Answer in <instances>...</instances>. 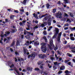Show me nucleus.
Returning a JSON list of instances; mask_svg holds the SVG:
<instances>
[{
	"instance_id": "1",
	"label": "nucleus",
	"mask_w": 75,
	"mask_h": 75,
	"mask_svg": "<svg viewBox=\"0 0 75 75\" xmlns=\"http://www.w3.org/2000/svg\"><path fill=\"white\" fill-rule=\"evenodd\" d=\"M59 30L58 28H55V30H54V34L52 38H56V37H57V35L59 34Z\"/></svg>"
},
{
	"instance_id": "2",
	"label": "nucleus",
	"mask_w": 75,
	"mask_h": 75,
	"mask_svg": "<svg viewBox=\"0 0 75 75\" xmlns=\"http://www.w3.org/2000/svg\"><path fill=\"white\" fill-rule=\"evenodd\" d=\"M48 46L49 49L51 50H53V48L51 47H54V44H53V41L51 40L50 42V45H48Z\"/></svg>"
},
{
	"instance_id": "3",
	"label": "nucleus",
	"mask_w": 75,
	"mask_h": 75,
	"mask_svg": "<svg viewBox=\"0 0 75 75\" xmlns=\"http://www.w3.org/2000/svg\"><path fill=\"white\" fill-rule=\"evenodd\" d=\"M30 57H33L34 58H35V53L34 52H33L32 53L30 54V55H29L28 57V58H30Z\"/></svg>"
},
{
	"instance_id": "4",
	"label": "nucleus",
	"mask_w": 75,
	"mask_h": 75,
	"mask_svg": "<svg viewBox=\"0 0 75 75\" xmlns=\"http://www.w3.org/2000/svg\"><path fill=\"white\" fill-rule=\"evenodd\" d=\"M58 36L57 37V41L58 42H60V40L61 37L62 36V32H60L59 34H58Z\"/></svg>"
},
{
	"instance_id": "5",
	"label": "nucleus",
	"mask_w": 75,
	"mask_h": 75,
	"mask_svg": "<svg viewBox=\"0 0 75 75\" xmlns=\"http://www.w3.org/2000/svg\"><path fill=\"white\" fill-rule=\"evenodd\" d=\"M38 56L40 58L43 59L45 56V54H43L42 55V54H39L38 55Z\"/></svg>"
},
{
	"instance_id": "6",
	"label": "nucleus",
	"mask_w": 75,
	"mask_h": 75,
	"mask_svg": "<svg viewBox=\"0 0 75 75\" xmlns=\"http://www.w3.org/2000/svg\"><path fill=\"white\" fill-rule=\"evenodd\" d=\"M62 14L61 13H59L57 15H56V16L57 18H59L60 19H62Z\"/></svg>"
},
{
	"instance_id": "7",
	"label": "nucleus",
	"mask_w": 75,
	"mask_h": 75,
	"mask_svg": "<svg viewBox=\"0 0 75 75\" xmlns=\"http://www.w3.org/2000/svg\"><path fill=\"white\" fill-rule=\"evenodd\" d=\"M51 18H49L47 21V23L49 26H51Z\"/></svg>"
},
{
	"instance_id": "8",
	"label": "nucleus",
	"mask_w": 75,
	"mask_h": 75,
	"mask_svg": "<svg viewBox=\"0 0 75 75\" xmlns=\"http://www.w3.org/2000/svg\"><path fill=\"white\" fill-rule=\"evenodd\" d=\"M71 46L70 45H68V47H69L70 49L75 50V46Z\"/></svg>"
},
{
	"instance_id": "9",
	"label": "nucleus",
	"mask_w": 75,
	"mask_h": 75,
	"mask_svg": "<svg viewBox=\"0 0 75 75\" xmlns=\"http://www.w3.org/2000/svg\"><path fill=\"white\" fill-rule=\"evenodd\" d=\"M64 73L66 74L65 75H70L69 74L70 73V72L69 70H66L65 71Z\"/></svg>"
},
{
	"instance_id": "10",
	"label": "nucleus",
	"mask_w": 75,
	"mask_h": 75,
	"mask_svg": "<svg viewBox=\"0 0 75 75\" xmlns=\"http://www.w3.org/2000/svg\"><path fill=\"white\" fill-rule=\"evenodd\" d=\"M47 50V48H44V49L42 50V51L43 53H45L46 52Z\"/></svg>"
},
{
	"instance_id": "11",
	"label": "nucleus",
	"mask_w": 75,
	"mask_h": 75,
	"mask_svg": "<svg viewBox=\"0 0 75 75\" xmlns=\"http://www.w3.org/2000/svg\"><path fill=\"white\" fill-rule=\"evenodd\" d=\"M26 50H27V49H25L24 47H23V52L24 54H26V52H27Z\"/></svg>"
},
{
	"instance_id": "12",
	"label": "nucleus",
	"mask_w": 75,
	"mask_h": 75,
	"mask_svg": "<svg viewBox=\"0 0 75 75\" xmlns=\"http://www.w3.org/2000/svg\"><path fill=\"white\" fill-rule=\"evenodd\" d=\"M65 68V66L64 65H62L61 67L60 68V70H63Z\"/></svg>"
},
{
	"instance_id": "13",
	"label": "nucleus",
	"mask_w": 75,
	"mask_h": 75,
	"mask_svg": "<svg viewBox=\"0 0 75 75\" xmlns=\"http://www.w3.org/2000/svg\"><path fill=\"white\" fill-rule=\"evenodd\" d=\"M15 45V41L13 40V42H12L11 46V47H13L14 45Z\"/></svg>"
},
{
	"instance_id": "14",
	"label": "nucleus",
	"mask_w": 75,
	"mask_h": 75,
	"mask_svg": "<svg viewBox=\"0 0 75 75\" xmlns=\"http://www.w3.org/2000/svg\"><path fill=\"white\" fill-rule=\"evenodd\" d=\"M14 70L15 71H16V72H17L18 74H19V72L18 71L16 67H14Z\"/></svg>"
},
{
	"instance_id": "15",
	"label": "nucleus",
	"mask_w": 75,
	"mask_h": 75,
	"mask_svg": "<svg viewBox=\"0 0 75 75\" xmlns=\"http://www.w3.org/2000/svg\"><path fill=\"white\" fill-rule=\"evenodd\" d=\"M20 42H19L18 40L16 42V47H17L18 46H20Z\"/></svg>"
},
{
	"instance_id": "16",
	"label": "nucleus",
	"mask_w": 75,
	"mask_h": 75,
	"mask_svg": "<svg viewBox=\"0 0 75 75\" xmlns=\"http://www.w3.org/2000/svg\"><path fill=\"white\" fill-rule=\"evenodd\" d=\"M29 32H28L25 29L24 30V35H26L27 34H27H28V33Z\"/></svg>"
},
{
	"instance_id": "17",
	"label": "nucleus",
	"mask_w": 75,
	"mask_h": 75,
	"mask_svg": "<svg viewBox=\"0 0 75 75\" xmlns=\"http://www.w3.org/2000/svg\"><path fill=\"white\" fill-rule=\"evenodd\" d=\"M45 15H42L41 16V15H40L39 16V18L40 19H41L43 17H45Z\"/></svg>"
},
{
	"instance_id": "18",
	"label": "nucleus",
	"mask_w": 75,
	"mask_h": 75,
	"mask_svg": "<svg viewBox=\"0 0 75 75\" xmlns=\"http://www.w3.org/2000/svg\"><path fill=\"white\" fill-rule=\"evenodd\" d=\"M57 52L58 53V54L60 56H62V52H60V51H57Z\"/></svg>"
},
{
	"instance_id": "19",
	"label": "nucleus",
	"mask_w": 75,
	"mask_h": 75,
	"mask_svg": "<svg viewBox=\"0 0 75 75\" xmlns=\"http://www.w3.org/2000/svg\"><path fill=\"white\" fill-rule=\"evenodd\" d=\"M27 0H24L23 2H22V3L23 4H25L27 2Z\"/></svg>"
},
{
	"instance_id": "20",
	"label": "nucleus",
	"mask_w": 75,
	"mask_h": 75,
	"mask_svg": "<svg viewBox=\"0 0 75 75\" xmlns=\"http://www.w3.org/2000/svg\"><path fill=\"white\" fill-rule=\"evenodd\" d=\"M39 44H40V43L39 42L37 43V42H35L34 43V45H38Z\"/></svg>"
},
{
	"instance_id": "21",
	"label": "nucleus",
	"mask_w": 75,
	"mask_h": 75,
	"mask_svg": "<svg viewBox=\"0 0 75 75\" xmlns=\"http://www.w3.org/2000/svg\"><path fill=\"white\" fill-rule=\"evenodd\" d=\"M43 38L44 39H45V42H47V39L45 36H43Z\"/></svg>"
},
{
	"instance_id": "22",
	"label": "nucleus",
	"mask_w": 75,
	"mask_h": 75,
	"mask_svg": "<svg viewBox=\"0 0 75 75\" xmlns=\"http://www.w3.org/2000/svg\"><path fill=\"white\" fill-rule=\"evenodd\" d=\"M30 71H32V68H31L30 69V67H28L27 68V69L28 71H30Z\"/></svg>"
},
{
	"instance_id": "23",
	"label": "nucleus",
	"mask_w": 75,
	"mask_h": 75,
	"mask_svg": "<svg viewBox=\"0 0 75 75\" xmlns=\"http://www.w3.org/2000/svg\"><path fill=\"white\" fill-rule=\"evenodd\" d=\"M29 43H30V42L29 41H27L26 42V43H25V45H26L27 46H28L29 45V44L28 45L27 44V43L28 44H29Z\"/></svg>"
},
{
	"instance_id": "24",
	"label": "nucleus",
	"mask_w": 75,
	"mask_h": 75,
	"mask_svg": "<svg viewBox=\"0 0 75 75\" xmlns=\"http://www.w3.org/2000/svg\"><path fill=\"white\" fill-rule=\"evenodd\" d=\"M15 16V15H12L10 16V19H13L14 18V17Z\"/></svg>"
},
{
	"instance_id": "25",
	"label": "nucleus",
	"mask_w": 75,
	"mask_h": 75,
	"mask_svg": "<svg viewBox=\"0 0 75 75\" xmlns=\"http://www.w3.org/2000/svg\"><path fill=\"white\" fill-rule=\"evenodd\" d=\"M28 36H29L30 35L33 36V33H30V32H28Z\"/></svg>"
},
{
	"instance_id": "26",
	"label": "nucleus",
	"mask_w": 75,
	"mask_h": 75,
	"mask_svg": "<svg viewBox=\"0 0 75 75\" xmlns=\"http://www.w3.org/2000/svg\"><path fill=\"white\" fill-rule=\"evenodd\" d=\"M8 65L10 66V65H11L12 64V63L11 62V61H9L8 62Z\"/></svg>"
},
{
	"instance_id": "27",
	"label": "nucleus",
	"mask_w": 75,
	"mask_h": 75,
	"mask_svg": "<svg viewBox=\"0 0 75 75\" xmlns=\"http://www.w3.org/2000/svg\"><path fill=\"white\" fill-rule=\"evenodd\" d=\"M69 16L71 17H74V14H73L72 13H69Z\"/></svg>"
},
{
	"instance_id": "28",
	"label": "nucleus",
	"mask_w": 75,
	"mask_h": 75,
	"mask_svg": "<svg viewBox=\"0 0 75 75\" xmlns=\"http://www.w3.org/2000/svg\"><path fill=\"white\" fill-rule=\"evenodd\" d=\"M70 39L72 40H75V38L74 37H70Z\"/></svg>"
},
{
	"instance_id": "29",
	"label": "nucleus",
	"mask_w": 75,
	"mask_h": 75,
	"mask_svg": "<svg viewBox=\"0 0 75 75\" xmlns=\"http://www.w3.org/2000/svg\"><path fill=\"white\" fill-rule=\"evenodd\" d=\"M15 30H16V29H12L11 30L12 31V32H11V33H14L15 32Z\"/></svg>"
},
{
	"instance_id": "30",
	"label": "nucleus",
	"mask_w": 75,
	"mask_h": 75,
	"mask_svg": "<svg viewBox=\"0 0 75 75\" xmlns=\"http://www.w3.org/2000/svg\"><path fill=\"white\" fill-rule=\"evenodd\" d=\"M35 71H40V69L37 67L35 69Z\"/></svg>"
},
{
	"instance_id": "31",
	"label": "nucleus",
	"mask_w": 75,
	"mask_h": 75,
	"mask_svg": "<svg viewBox=\"0 0 75 75\" xmlns=\"http://www.w3.org/2000/svg\"><path fill=\"white\" fill-rule=\"evenodd\" d=\"M67 54L69 57H72V55L71 54H70L69 53H67Z\"/></svg>"
},
{
	"instance_id": "32",
	"label": "nucleus",
	"mask_w": 75,
	"mask_h": 75,
	"mask_svg": "<svg viewBox=\"0 0 75 75\" xmlns=\"http://www.w3.org/2000/svg\"><path fill=\"white\" fill-rule=\"evenodd\" d=\"M46 43H42L41 44V45L42 46H45V45H46Z\"/></svg>"
},
{
	"instance_id": "33",
	"label": "nucleus",
	"mask_w": 75,
	"mask_h": 75,
	"mask_svg": "<svg viewBox=\"0 0 75 75\" xmlns=\"http://www.w3.org/2000/svg\"><path fill=\"white\" fill-rule=\"evenodd\" d=\"M54 50H56L58 48L57 47V46L56 45V47H55V46H54Z\"/></svg>"
},
{
	"instance_id": "34",
	"label": "nucleus",
	"mask_w": 75,
	"mask_h": 75,
	"mask_svg": "<svg viewBox=\"0 0 75 75\" xmlns=\"http://www.w3.org/2000/svg\"><path fill=\"white\" fill-rule=\"evenodd\" d=\"M19 24L20 25V26H23V25H24V24H23V23H22V22H20L19 23Z\"/></svg>"
},
{
	"instance_id": "35",
	"label": "nucleus",
	"mask_w": 75,
	"mask_h": 75,
	"mask_svg": "<svg viewBox=\"0 0 75 75\" xmlns=\"http://www.w3.org/2000/svg\"><path fill=\"white\" fill-rule=\"evenodd\" d=\"M58 8L59 10H64V8L62 7L60 8L59 7Z\"/></svg>"
},
{
	"instance_id": "36",
	"label": "nucleus",
	"mask_w": 75,
	"mask_h": 75,
	"mask_svg": "<svg viewBox=\"0 0 75 75\" xmlns=\"http://www.w3.org/2000/svg\"><path fill=\"white\" fill-rule=\"evenodd\" d=\"M69 61V60H64V62L65 63H67Z\"/></svg>"
},
{
	"instance_id": "37",
	"label": "nucleus",
	"mask_w": 75,
	"mask_h": 75,
	"mask_svg": "<svg viewBox=\"0 0 75 75\" xmlns=\"http://www.w3.org/2000/svg\"><path fill=\"white\" fill-rule=\"evenodd\" d=\"M64 2L65 3H68L69 2L68 0H64Z\"/></svg>"
},
{
	"instance_id": "38",
	"label": "nucleus",
	"mask_w": 75,
	"mask_h": 75,
	"mask_svg": "<svg viewBox=\"0 0 75 75\" xmlns=\"http://www.w3.org/2000/svg\"><path fill=\"white\" fill-rule=\"evenodd\" d=\"M14 13H18L19 11L18 10H14Z\"/></svg>"
},
{
	"instance_id": "39",
	"label": "nucleus",
	"mask_w": 75,
	"mask_h": 75,
	"mask_svg": "<svg viewBox=\"0 0 75 75\" xmlns=\"http://www.w3.org/2000/svg\"><path fill=\"white\" fill-rule=\"evenodd\" d=\"M45 26V25L44 24V23H42V24H41V27L42 28L44 27Z\"/></svg>"
},
{
	"instance_id": "40",
	"label": "nucleus",
	"mask_w": 75,
	"mask_h": 75,
	"mask_svg": "<svg viewBox=\"0 0 75 75\" xmlns=\"http://www.w3.org/2000/svg\"><path fill=\"white\" fill-rule=\"evenodd\" d=\"M50 4H47L46 5V6H47V8H49V7H50Z\"/></svg>"
},
{
	"instance_id": "41",
	"label": "nucleus",
	"mask_w": 75,
	"mask_h": 75,
	"mask_svg": "<svg viewBox=\"0 0 75 75\" xmlns=\"http://www.w3.org/2000/svg\"><path fill=\"white\" fill-rule=\"evenodd\" d=\"M62 71L61 70H60L58 72V74H62Z\"/></svg>"
},
{
	"instance_id": "42",
	"label": "nucleus",
	"mask_w": 75,
	"mask_h": 75,
	"mask_svg": "<svg viewBox=\"0 0 75 75\" xmlns=\"http://www.w3.org/2000/svg\"><path fill=\"white\" fill-rule=\"evenodd\" d=\"M42 63V62L41 61H39L38 62V65H40Z\"/></svg>"
},
{
	"instance_id": "43",
	"label": "nucleus",
	"mask_w": 75,
	"mask_h": 75,
	"mask_svg": "<svg viewBox=\"0 0 75 75\" xmlns=\"http://www.w3.org/2000/svg\"><path fill=\"white\" fill-rule=\"evenodd\" d=\"M14 64H12V65H11V66H10V67L11 68H12L13 67H14Z\"/></svg>"
},
{
	"instance_id": "44",
	"label": "nucleus",
	"mask_w": 75,
	"mask_h": 75,
	"mask_svg": "<svg viewBox=\"0 0 75 75\" xmlns=\"http://www.w3.org/2000/svg\"><path fill=\"white\" fill-rule=\"evenodd\" d=\"M8 21V20L7 19V18H5V22H8V21Z\"/></svg>"
},
{
	"instance_id": "45",
	"label": "nucleus",
	"mask_w": 75,
	"mask_h": 75,
	"mask_svg": "<svg viewBox=\"0 0 75 75\" xmlns=\"http://www.w3.org/2000/svg\"><path fill=\"white\" fill-rule=\"evenodd\" d=\"M57 4H59V5H61V3L60 2V1H59L57 3Z\"/></svg>"
},
{
	"instance_id": "46",
	"label": "nucleus",
	"mask_w": 75,
	"mask_h": 75,
	"mask_svg": "<svg viewBox=\"0 0 75 75\" xmlns=\"http://www.w3.org/2000/svg\"><path fill=\"white\" fill-rule=\"evenodd\" d=\"M48 16H46L45 18V20H47L48 19Z\"/></svg>"
},
{
	"instance_id": "47",
	"label": "nucleus",
	"mask_w": 75,
	"mask_h": 75,
	"mask_svg": "<svg viewBox=\"0 0 75 75\" xmlns=\"http://www.w3.org/2000/svg\"><path fill=\"white\" fill-rule=\"evenodd\" d=\"M53 68H54V70H55L56 69H57V68L56 67V66H53Z\"/></svg>"
},
{
	"instance_id": "48",
	"label": "nucleus",
	"mask_w": 75,
	"mask_h": 75,
	"mask_svg": "<svg viewBox=\"0 0 75 75\" xmlns=\"http://www.w3.org/2000/svg\"><path fill=\"white\" fill-rule=\"evenodd\" d=\"M26 21H22V23L24 25H25V23L26 22Z\"/></svg>"
},
{
	"instance_id": "49",
	"label": "nucleus",
	"mask_w": 75,
	"mask_h": 75,
	"mask_svg": "<svg viewBox=\"0 0 75 75\" xmlns=\"http://www.w3.org/2000/svg\"><path fill=\"white\" fill-rule=\"evenodd\" d=\"M67 64L68 65H70L71 64V62H69L67 63Z\"/></svg>"
},
{
	"instance_id": "50",
	"label": "nucleus",
	"mask_w": 75,
	"mask_h": 75,
	"mask_svg": "<svg viewBox=\"0 0 75 75\" xmlns=\"http://www.w3.org/2000/svg\"><path fill=\"white\" fill-rule=\"evenodd\" d=\"M43 34H44V35H47V33L46 31H44L43 32Z\"/></svg>"
},
{
	"instance_id": "51",
	"label": "nucleus",
	"mask_w": 75,
	"mask_h": 75,
	"mask_svg": "<svg viewBox=\"0 0 75 75\" xmlns=\"http://www.w3.org/2000/svg\"><path fill=\"white\" fill-rule=\"evenodd\" d=\"M65 16H64V17H68L69 16V15H68V14H67V13H65L64 14Z\"/></svg>"
},
{
	"instance_id": "52",
	"label": "nucleus",
	"mask_w": 75,
	"mask_h": 75,
	"mask_svg": "<svg viewBox=\"0 0 75 75\" xmlns=\"http://www.w3.org/2000/svg\"><path fill=\"white\" fill-rule=\"evenodd\" d=\"M48 67H49V68L50 69L52 67V66H50V64H48Z\"/></svg>"
},
{
	"instance_id": "53",
	"label": "nucleus",
	"mask_w": 75,
	"mask_h": 75,
	"mask_svg": "<svg viewBox=\"0 0 75 75\" xmlns=\"http://www.w3.org/2000/svg\"><path fill=\"white\" fill-rule=\"evenodd\" d=\"M53 13H54L56 11V9L54 8V9H53Z\"/></svg>"
},
{
	"instance_id": "54",
	"label": "nucleus",
	"mask_w": 75,
	"mask_h": 75,
	"mask_svg": "<svg viewBox=\"0 0 75 75\" xmlns=\"http://www.w3.org/2000/svg\"><path fill=\"white\" fill-rule=\"evenodd\" d=\"M10 50L11 51V52H13V49L12 48H11L10 49Z\"/></svg>"
},
{
	"instance_id": "55",
	"label": "nucleus",
	"mask_w": 75,
	"mask_h": 75,
	"mask_svg": "<svg viewBox=\"0 0 75 75\" xmlns=\"http://www.w3.org/2000/svg\"><path fill=\"white\" fill-rule=\"evenodd\" d=\"M69 24L68 23H66V24H65L64 26H69Z\"/></svg>"
},
{
	"instance_id": "56",
	"label": "nucleus",
	"mask_w": 75,
	"mask_h": 75,
	"mask_svg": "<svg viewBox=\"0 0 75 75\" xmlns=\"http://www.w3.org/2000/svg\"><path fill=\"white\" fill-rule=\"evenodd\" d=\"M15 55H17L19 54V53L17 52H15Z\"/></svg>"
},
{
	"instance_id": "57",
	"label": "nucleus",
	"mask_w": 75,
	"mask_h": 75,
	"mask_svg": "<svg viewBox=\"0 0 75 75\" xmlns=\"http://www.w3.org/2000/svg\"><path fill=\"white\" fill-rule=\"evenodd\" d=\"M5 33H6L7 35H8L10 34V32H5Z\"/></svg>"
},
{
	"instance_id": "58",
	"label": "nucleus",
	"mask_w": 75,
	"mask_h": 75,
	"mask_svg": "<svg viewBox=\"0 0 75 75\" xmlns=\"http://www.w3.org/2000/svg\"><path fill=\"white\" fill-rule=\"evenodd\" d=\"M2 22L3 23H4V25H5L6 24V23H7L5 21H3Z\"/></svg>"
},
{
	"instance_id": "59",
	"label": "nucleus",
	"mask_w": 75,
	"mask_h": 75,
	"mask_svg": "<svg viewBox=\"0 0 75 75\" xmlns=\"http://www.w3.org/2000/svg\"><path fill=\"white\" fill-rule=\"evenodd\" d=\"M57 26L59 28H61V26L60 25H59V24H57Z\"/></svg>"
},
{
	"instance_id": "60",
	"label": "nucleus",
	"mask_w": 75,
	"mask_h": 75,
	"mask_svg": "<svg viewBox=\"0 0 75 75\" xmlns=\"http://www.w3.org/2000/svg\"><path fill=\"white\" fill-rule=\"evenodd\" d=\"M33 16L34 17H36V16H37V15H36L35 13H34L33 14Z\"/></svg>"
},
{
	"instance_id": "61",
	"label": "nucleus",
	"mask_w": 75,
	"mask_h": 75,
	"mask_svg": "<svg viewBox=\"0 0 75 75\" xmlns=\"http://www.w3.org/2000/svg\"><path fill=\"white\" fill-rule=\"evenodd\" d=\"M50 59H51V60H53L54 59V58L53 57H51L50 58Z\"/></svg>"
},
{
	"instance_id": "62",
	"label": "nucleus",
	"mask_w": 75,
	"mask_h": 75,
	"mask_svg": "<svg viewBox=\"0 0 75 75\" xmlns=\"http://www.w3.org/2000/svg\"><path fill=\"white\" fill-rule=\"evenodd\" d=\"M71 52H72L73 53H75V51L74 50H71Z\"/></svg>"
},
{
	"instance_id": "63",
	"label": "nucleus",
	"mask_w": 75,
	"mask_h": 75,
	"mask_svg": "<svg viewBox=\"0 0 75 75\" xmlns=\"http://www.w3.org/2000/svg\"><path fill=\"white\" fill-rule=\"evenodd\" d=\"M68 27H66V28H64V29L65 30H68Z\"/></svg>"
},
{
	"instance_id": "64",
	"label": "nucleus",
	"mask_w": 75,
	"mask_h": 75,
	"mask_svg": "<svg viewBox=\"0 0 75 75\" xmlns=\"http://www.w3.org/2000/svg\"><path fill=\"white\" fill-rule=\"evenodd\" d=\"M71 29L75 30V27H74V28H71Z\"/></svg>"
}]
</instances>
